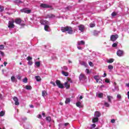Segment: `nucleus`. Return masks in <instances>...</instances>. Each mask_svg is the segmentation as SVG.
Returning a JSON list of instances; mask_svg holds the SVG:
<instances>
[{
  "label": "nucleus",
  "instance_id": "1",
  "mask_svg": "<svg viewBox=\"0 0 129 129\" xmlns=\"http://www.w3.org/2000/svg\"><path fill=\"white\" fill-rule=\"evenodd\" d=\"M61 31L63 33H66V32H68V34H70V35L72 34H74L75 32L73 31V29L71 28V27L67 26L65 27H62L61 28Z\"/></svg>",
  "mask_w": 129,
  "mask_h": 129
},
{
  "label": "nucleus",
  "instance_id": "2",
  "mask_svg": "<svg viewBox=\"0 0 129 129\" xmlns=\"http://www.w3.org/2000/svg\"><path fill=\"white\" fill-rule=\"evenodd\" d=\"M40 23L41 25H44L45 31H46V32H49V31H50V27H49L50 23H49L47 21L42 19L40 20Z\"/></svg>",
  "mask_w": 129,
  "mask_h": 129
},
{
  "label": "nucleus",
  "instance_id": "3",
  "mask_svg": "<svg viewBox=\"0 0 129 129\" xmlns=\"http://www.w3.org/2000/svg\"><path fill=\"white\" fill-rule=\"evenodd\" d=\"M55 83L57 85V86H58V88H64V85L62 84H61V82L60 81V80H57L55 81Z\"/></svg>",
  "mask_w": 129,
  "mask_h": 129
},
{
  "label": "nucleus",
  "instance_id": "4",
  "mask_svg": "<svg viewBox=\"0 0 129 129\" xmlns=\"http://www.w3.org/2000/svg\"><path fill=\"white\" fill-rule=\"evenodd\" d=\"M118 38V35H112L110 37V40L111 41H112V42H114V41H116V39Z\"/></svg>",
  "mask_w": 129,
  "mask_h": 129
},
{
  "label": "nucleus",
  "instance_id": "5",
  "mask_svg": "<svg viewBox=\"0 0 129 129\" xmlns=\"http://www.w3.org/2000/svg\"><path fill=\"white\" fill-rule=\"evenodd\" d=\"M14 23L15 21H14V20L10 21L9 22V28H15V25H14Z\"/></svg>",
  "mask_w": 129,
  "mask_h": 129
},
{
  "label": "nucleus",
  "instance_id": "6",
  "mask_svg": "<svg viewBox=\"0 0 129 129\" xmlns=\"http://www.w3.org/2000/svg\"><path fill=\"white\" fill-rule=\"evenodd\" d=\"M21 12L22 13H25V14H30L31 13V10H28V9L25 8L21 10Z\"/></svg>",
  "mask_w": 129,
  "mask_h": 129
},
{
  "label": "nucleus",
  "instance_id": "7",
  "mask_svg": "<svg viewBox=\"0 0 129 129\" xmlns=\"http://www.w3.org/2000/svg\"><path fill=\"white\" fill-rule=\"evenodd\" d=\"M117 55L119 56V57H121V56H123V51L121 50H118L117 51Z\"/></svg>",
  "mask_w": 129,
  "mask_h": 129
},
{
  "label": "nucleus",
  "instance_id": "8",
  "mask_svg": "<svg viewBox=\"0 0 129 129\" xmlns=\"http://www.w3.org/2000/svg\"><path fill=\"white\" fill-rule=\"evenodd\" d=\"M94 79L96 80L97 83H98V82H99V83H100V82H101V81H102V80H100V79L99 78V76H95L94 77Z\"/></svg>",
  "mask_w": 129,
  "mask_h": 129
},
{
  "label": "nucleus",
  "instance_id": "9",
  "mask_svg": "<svg viewBox=\"0 0 129 129\" xmlns=\"http://www.w3.org/2000/svg\"><path fill=\"white\" fill-rule=\"evenodd\" d=\"M85 79H86V77L85 76V75L83 74H81L79 76V80L81 81L85 80Z\"/></svg>",
  "mask_w": 129,
  "mask_h": 129
},
{
  "label": "nucleus",
  "instance_id": "10",
  "mask_svg": "<svg viewBox=\"0 0 129 129\" xmlns=\"http://www.w3.org/2000/svg\"><path fill=\"white\" fill-rule=\"evenodd\" d=\"M13 100L15 102V105H19V104H20V103L19 102V99L17 97H14Z\"/></svg>",
  "mask_w": 129,
  "mask_h": 129
},
{
  "label": "nucleus",
  "instance_id": "11",
  "mask_svg": "<svg viewBox=\"0 0 129 129\" xmlns=\"http://www.w3.org/2000/svg\"><path fill=\"white\" fill-rule=\"evenodd\" d=\"M84 25H81L79 26V30L81 31V32H84Z\"/></svg>",
  "mask_w": 129,
  "mask_h": 129
},
{
  "label": "nucleus",
  "instance_id": "12",
  "mask_svg": "<svg viewBox=\"0 0 129 129\" xmlns=\"http://www.w3.org/2000/svg\"><path fill=\"white\" fill-rule=\"evenodd\" d=\"M76 106L78 107H79V108H81V107H83V105H82V103L79 101L76 103Z\"/></svg>",
  "mask_w": 129,
  "mask_h": 129
},
{
  "label": "nucleus",
  "instance_id": "13",
  "mask_svg": "<svg viewBox=\"0 0 129 129\" xmlns=\"http://www.w3.org/2000/svg\"><path fill=\"white\" fill-rule=\"evenodd\" d=\"M40 7L41 8H50V6L47 5V4H41L40 5Z\"/></svg>",
  "mask_w": 129,
  "mask_h": 129
},
{
  "label": "nucleus",
  "instance_id": "14",
  "mask_svg": "<svg viewBox=\"0 0 129 129\" xmlns=\"http://www.w3.org/2000/svg\"><path fill=\"white\" fill-rule=\"evenodd\" d=\"M15 22L16 24H18V25H20V24L22 23V20H21L20 19H15Z\"/></svg>",
  "mask_w": 129,
  "mask_h": 129
},
{
  "label": "nucleus",
  "instance_id": "15",
  "mask_svg": "<svg viewBox=\"0 0 129 129\" xmlns=\"http://www.w3.org/2000/svg\"><path fill=\"white\" fill-rule=\"evenodd\" d=\"M85 44V42L83 40H81L80 41L78 42V46H80L81 45H84Z\"/></svg>",
  "mask_w": 129,
  "mask_h": 129
},
{
  "label": "nucleus",
  "instance_id": "16",
  "mask_svg": "<svg viewBox=\"0 0 129 129\" xmlns=\"http://www.w3.org/2000/svg\"><path fill=\"white\" fill-rule=\"evenodd\" d=\"M107 97L108 102H110V103H111V99H113V97L111 96H107Z\"/></svg>",
  "mask_w": 129,
  "mask_h": 129
},
{
  "label": "nucleus",
  "instance_id": "17",
  "mask_svg": "<svg viewBox=\"0 0 129 129\" xmlns=\"http://www.w3.org/2000/svg\"><path fill=\"white\" fill-rule=\"evenodd\" d=\"M94 115L96 116V117H99L101 115L100 112L99 111H96L94 113Z\"/></svg>",
  "mask_w": 129,
  "mask_h": 129
},
{
  "label": "nucleus",
  "instance_id": "18",
  "mask_svg": "<svg viewBox=\"0 0 129 129\" xmlns=\"http://www.w3.org/2000/svg\"><path fill=\"white\" fill-rule=\"evenodd\" d=\"M97 96L99 98H102L103 97V93H98L97 94Z\"/></svg>",
  "mask_w": 129,
  "mask_h": 129
},
{
  "label": "nucleus",
  "instance_id": "19",
  "mask_svg": "<svg viewBox=\"0 0 129 129\" xmlns=\"http://www.w3.org/2000/svg\"><path fill=\"white\" fill-rule=\"evenodd\" d=\"M35 67H40L41 63L40 61H36L35 62Z\"/></svg>",
  "mask_w": 129,
  "mask_h": 129
},
{
  "label": "nucleus",
  "instance_id": "20",
  "mask_svg": "<svg viewBox=\"0 0 129 129\" xmlns=\"http://www.w3.org/2000/svg\"><path fill=\"white\" fill-rule=\"evenodd\" d=\"M64 86L67 89H68V88H69V87H70V84H68V82H66L64 83Z\"/></svg>",
  "mask_w": 129,
  "mask_h": 129
},
{
  "label": "nucleus",
  "instance_id": "21",
  "mask_svg": "<svg viewBox=\"0 0 129 129\" xmlns=\"http://www.w3.org/2000/svg\"><path fill=\"white\" fill-rule=\"evenodd\" d=\"M61 73H62V75H63L64 76L67 77L69 75V74L68 73L65 72L64 71H62Z\"/></svg>",
  "mask_w": 129,
  "mask_h": 129
},
{
  "label": "nucleus",
  "instance_id": "22",
  "mask_svg": "<svg viewBox=\"0 0 129 129\" xmlns=\"http://www.w3.org/2000/svg\"><path fill=\"white\" fill-rule=\"evenodd\" d=\"M35 79H36V81H37V82L41 81V77L40 76H36Z\"/></svg>",
  "mask_w": 129,
  "mask_h": 129
},
{
  "label": "nucleus",
  "instance_id": "23",
  "mask_svg": "<svg viewBox=\"0 0 129 129\" xmlns=\"http://www.w3.org/2000/svg\"><path fill=\"white\" fill-rule=\"evenodd\" d=\"M113 61H114V59L113 58H110L109 59H108L107 60V63H112L113 62Z\"/></svg>",
  "mask_w": 129,
  "mask_h": 129
},
{
  "label": "nucleus",
  "instance_id": "24",
  "mask_svg": "<svg viewBox=\"0 0 129 129\" xmlns=\"http://www.w3.org/2000/svg\"><path fill=\"white\" fill-rule=\"evenodd\" d=\"M92 121H93V122H97V121H98V117H94L92 119Z\"/></svg>",
  "mask_w": 129,
  "mask_h": 129
},
{
  "label": "nucleus",
  "instance_id": "25",
  "mask_svg": "<svg viewBox=\"0 0 129 129\" xmlns=\"http://www.w3.org/2000/svg\"><path fill=\"white\" fill-rule=\"evenodd\" d=\"M42 95L44 97V96H46L47 95V92L46 91H43L42 92Z\"/></svg>",
  "mask_w": 129,
  "mask_h": 129
},
{
  "label": "nucleus",
  "instance_id": "26",
  "mask_svg": "<svg viewBox=\"0 0 129 129\" xmlns=\"http://www.w3.org/2000/svg\"><path fill=\"white\" fill-rule=\"evenodd\" d=\"M26 89L27 90H31V89H32V87L31 86L27 85L26 86Z\"/></svg>",
  "mask_w": 129,
  "mask_h": 129
},
{
  "label": "nucleus",
  "instance_id": "27",
  "mask_svg": "<svg viewBox=\"0 0 129 129\" xmlns=\"http://www.w3.org/2000/svg\"><path fill=\"white\" fill-rule=\"evenodd\" d=\"M11 81L12 82H16V77L15 76L11 77Z\"/></svg>",
  "mask_w": 129,
  "mask_h": 129
},
{
  "label": "nucleus",
  "instance_id": "28",
  "mask_svg": "<svg viewBox=\"0 0 129 129\" xmlns=\"http://www.w3.org/2000/svg\"><path fill=\"white\" fill-rule=\"evenodd\" d=\"M70 101H71L70 98H66L65 103H66V104L70 103Z\"/></svg>",
  "mask_w": 129,
  "mask_h": 129
},
{
  "label": "nucleus",
  "instance_id": "29",
  "mask_svg": "<svg viewBox=\"0 0 129 129\" xmlns=\"http://www.w3.org/2000/svg\"><path fill=\"white\" fill-rule=\"evenodd\" d=\"M81 64V65L85 66V67H87V66H88L87 63L84 61H82Z\"/></svg>",
  "mask_w": 129,
  "mask_h": 129
},
{
  "label": "nucleus",
  "instance_id": "30",
  "mask_svg": "<svg viewBox=\"0 0 129 129\" xmlns=\"http://www.w3.org/2000/svg\"><path fill=\"white\" fill-rule=\"evenodd\" d=\"M54 17L55 16L53 14H49L47 16L46 18H49L50 19H51V18H54Z\"/></svg>",
  "mask_w": 129,
  "mask_h": 129
},
{
  "label": "nucleus",
  "instance_id": "31",
  "mask_svg": "<svg viewBox=\"0 0 129 129\" xmlns=\"http://www.w3.org/2000/svg\"><path fill=\"white\" fill-rule=\"evenodd\" d=\"M46 119L47 121H48V122H50V121H51V117H50V116L46 117Z\"/></svg>",
  "mask_w": 129,
  "mask_h": 129
},
{
  "label": "nucleus",
  "instance_id": "32",
  "mask_svg": "<svg viewBox=\"0 0 129 129\" xmlns=\"http://www.w3.org/2000/svg\"><path fill=\"white\" fill-rule=\"evenodd\" d=\"M108 69L109 70H112L113 69V66H111V65H109L108 66Z\"/></svg>",
  "mask_w": 129,
  "mask_h": 129
},
{
  "label": "nucleus",
  "instance_id": "33",
  "mask_svg": "<svg viewBox=\"0 0 129 129\" xmlns=\"http://www.w3.org/2000/svg\"><path fill=\"white\" fill-rule=\"evenodd\" d=\"M4 115H5V111H2L1 112H0V116H4Z\"/></svg>",
  "mask_w": 129,
  "mask_h": 129
},
{
  "label": "nucleus",
  "instance_id": "34",
  "mask_svg": "<svg viewBox=\"0 0 129 129\" xmlns=\"http://www.w3.org/2000/svg\"><path fill=\"white\" fill-rule=\"evenodd\" d=\"M90 28H94V27H95V24L94 23L90 24Z\"/></svg>",
  "mask_w": 129,
  "mask_h": 129
},
{
  "label": "nucleus",
  "instance_id": "35",
  "mask_svg": "<svg viewBox=\"0 0 129 129\" xmlns=\"http://www.w3.org/2000/svg\"><path fill=\"white\" fill-rule=\"evenodd\" d=\"M116 15H117V13H116V12H113L112 14H111V16L112 17H115V16H116Z\"/></svg>",
  "mask_w": 129,
  "mask_h": 129
},
{
  "label": "nucleus",
  "instance_id": "36",
  "mask_svg": "<svg viewBox=\"0 0 129 129\" xmlns=\"http://www.w3.org/2000/svg\"><path fill=\"white\" fill-rule=\"evenodd\" d=\"M23 81L24 83H27V82H28V79L27 78H25L23 80Z\"/></svg>",
  "mask_w": 129,
  "mask_h": 129
},
{
  "label": "nucleus",
  "instance_id": "37",
  "mask_svg": "<svg viewBox=\"0 0 129 129\" xmlns=\"http://www.w3.org/2000/svg\"><path fill=\"white\" fill-rule=\"evenodd\" d=\"M4 48H5L4 45H0V50H4Z\"/></svg>",
  "mask_w": 129,
  "mask_h": 129
},
{
  "label": "nucleus",
  "instance_id": "38",
  "mask_svg": "<svg viewBox=\"0 0 129 129\" xmlns=\"http://www.w3.org/2000/svg\"><path fill=\"white\" fill-rule=\"evenodd\" d=\"M104 105L105 106H106V107H109V104L108 103L106 102H105L104 103Z\"/></svg>",
  "mask_w": 129,
  "mask_h": 129
},
{
  "label": "nucleus",
  "instance_id": "39",
  "mask_svg": "<svg viewBox=\"0 0 129 129\" xmlns=\"http://www.w3.org/2000/svg\"><path fill=\"white\" fill-rule=\"evenodd\" d=\"M28 65H30V66L32 65L33 61H32L31 60H28Z\"/></svg>",
  "mask_w": 129,
  "mask_h": 129
},
{
  "label": "nucleus",
  "instance_id": "40",
  "mask_svg": "<svg viewBox=\"0 0 129 129\" xmlns=\"http://www.w3.org/2000/svg\"><path fill=\"white\" fill-rule=\"evenodd\" d=\"M32 58L31 56H28L27 58V60L28 61H31L30 60H32Z\"/></svg>",
  "mask_w": 129,
  "mask_h": 129
},
{
  "label": "nucleus",
  "instance_id": "41",
  "mask_svg": "<svg viewBox=\"0 0 129 129\" xmlns=\"http://www.w3.org/2000/svg\"><path fill=\"white\" fill-rule=\"evenodd\" d=\"M112 47H113L114 48H115V47H117V43H114L113 44H112Z\"/></svg>",
  "mask_w": 129,
  "mask_h": 129
},
{
  "label": "nucleus",
  "instance_id": "42",
  "mask_svg": "<svg viewBox=\"0 0 129 129\" xmlns=\"http://www.w3.org/2000/svg\"><path fill=\"white\" fill-rule=\"evenodd\" d=\"M97 35H98V32L96 31H95L94 32V36H97Z\"/></svg>",
  "mask_w": 129,
  "mask_h": 129
},
{
  "label": "nucleus",
  "instance_id": "43",
  "mask_svg": "<svg viewBox=\"0 0 129 129\" xmlns=\"http://www.w3.org/2000/svg\"><path fill=\"white\" fill-rule=\"evenodd\" d=\"M95 126H96V125H95V124H93L91 125V128H94V127H95Z\"/></svg>",
  "mask_w": 129,
  "mask_h": 129
},
{
  "label": "nucleus",
  "instance_id": "44",
  "mask_svg": "<svg viewBox=\"0 0 129 129\" xmlns=\"http://www.w3.org/2000/svg\"><path fill=\"white\" fill-rule=\"evenodd\" d=\"M17 79H19V80H21L22 79V77H21L20 75H18L17 76Z\"/></svg>",
  "mask_w": 129,
  "mask_h": 129
},
{
  "label": "nucleus",
  "instance_id": "45",
  "mask_svg": "<svg viewBox=\"0 0 129 129\" xmlns=\"http://www.w3.org/2000/svg\"><path fill=\"white\" fill-rule=\"evenodd\" d=\"M117 98H118L119 99H121V96L119 94H118L117 95Z\"/></svg>",
  "mask_w": 129,
  "mask_h": 129
},
{
  "label": "nucleus",
  "instance_id": "46",
  "mask_svg": "<svg viewBox=\"0 0 129 129\" xmlns=\"http://www.w3.org/2000/svg\"><path fill=\"white\" fill-rule=\"evenodd\" d=\"M105 82H106V83H109V80L108 79H106L105 80Z\"/></svg>",
  "mask_w": 129,
  "mask_h": 129
},
{
  "label": "nucleus",
  "instance_id": "47",
  "mask_svg": "<svg viewBox=\"0 0 129 129\" xmlns=\"http://www.w3.org/2000/svg\"><path fill=\"white\" fill-rule=\"evenodd\" d=\"M89 64L90 65V66H91L92 67L93 66V63L91 61L89 62Z\"/></svg>",
  "mask_w": 129,
  "mask_h": 129
},
{
  "label": "nucleus",
  "instance_id": "48",
  "mask_svg": "<svg viewBox=\"0 0 129 129\" xmlns=\"http://www.w3.org/2000/svg\"><path fill=\"white\" fill-rule=\"evenodd\" d=\"M63 69H64V70L67 71V70H68V68L67 67H66V66H64L63 67Z\"/></svg>",
  "mask_w": 129,
  "mask_h": 129
},
{
  "label": "nucleus",
  "instance_id": "49",
  "mask_svg": "<svg viewBox=\"0 0 129 129\" xmlns=\"http://www.w3.org/2000/svg\"><path fill=\"white\" fill-rule=\"evenodd\" d=\"M85 72L87 74H89V70H88V69H87L85 71Z\"/></svg>",
  "mask_w": 129,
  "mask_h": 129
},
{
  "label": "nucleus",
  "instance_id": "50",
  "mask_svg": "<svg viewBox=\"0 0 129 129\" xmlns=\"http://www.w3.org/2000/svg\"><path fill=\"white\" fill-rule=\"evenodd\" d=\"M111 122H112V123H114L115 122V120L114 119H111Z\"/></svg>",
  "mask_w": 129,
  "mask_h": 129
},
{
  "label": "nucleus",
  "instance_id": "51",
  "mask_svg": "<svg viewBox=\"0 0 129 129\" xmlns=\"http://www.w3.org/2000/svg\"><path fill=\"white\" fill-rule=\"evenodd\" d=\"M50 84H52L53 85V86H56V84H55V82H51Z\"/></svg>",
  "mask_w": 129,
  "mask_h": 129
},
{
  "label": "nucleus",
  "instance_id": "52",
  "mask_svg": "<svg viewBox=\"0 0 129 129\" xmlns=\"http://www.w3.org/2000/svg\"><path fill=\"white\" fill-rule=\"evenodd\" d=\"M4 10V7L0 6V12H3Z\"/></svg>",
  "mask_w": 129,
  "mask_h": 129
},
{
  "label": "nucleus",
  "instance_id": "53",
  "mask_svg": "<svg viewBox=\"0 0 129 129\" xmlns=\"http://www.w3.org/2000/svg\"><path fill=\"white\" fill-rule=\"evenodd\" d=\"M77 48L79 50H82V48L80 46H79V45H77Z\"/></svg>",
  "mask_w": 129,
  "mask_h": 129
},
{
  "label": "nucleus",
  "instance_id": "54",
  "mask_svg": "<svg viewBox=\"0 0 129 129\" xmlns=\"http://www.w3.org/2000/svg\"><path fill=\"white\" fill-rule=\"evenodd\" d=\"M38 118H42V115L41 114H39L37 116Z\"/></svg>",
  "mask_w": 129,
  "mask_h": 129
},
{
  "label": "nucleus",
  "instance_id": "55",
  "mask_svg": "<svg viewBox=\"0 0 129 129\" xmlns=\"http://www.w3.org/2000/svg\"><path fill=\"white\" fill-rule=\"evenodd\" d=\"M1 54L2 56H5V53H4V52L1 51Z\"/></svg>",
  "mask_w": 129,
  "mask_h": 129
},
{
  "label": "nucleus",
  "instance_id": "56",
  "mask_svg": "<svg viewBox=\"0 0 129 129\" xmlns=\"http://www.w3.org/2000/svg\"><path fill=\"white\" fill-rule=\"evenodd\" d=\"M64 126H67V125H69V123H66L64 124Z\"/></svg>",
  "mask_w": 129,
  "mask_h": 129
},
{
  "label": "nucleus",
  "instance_id": "57",
  "mask_svg": "<svg viewBox=\"0 0 129 129\" xmlns=\"http://www.w3.org/2000/svg\"><path fill=\"white\" fill-rule=\"evenodd\" d=\"M29 106L31 108H34V105H30Z\"/></svg>",
  "mask_w": 129,
  "mask_h": 129
},
{
  "label": "nucleus",
  "instance_id": "58",
  "mask_svg": "<svg viewBox=\"0 0 129 129\" xmlns=\"http://www.w3.org/2000/svg\"><path fill=\"white\" fill-rule=\"evenodd\" d=\"M125 86H126V87H128L129 88V83L125 84Z\"/></svg>",
  "mask_w": 129,
  "mask_h": 129
},
{
  "label": "nucleus",
  "instance_id": "59",
  "mask_svg": "<svg viewBox=\"0 0 129 129\" xmlns=\"http://www.w3.org/2000/svg\"><path fill=\"white\" fill-rule=\"evenodd\" d=\"M127 95L128 99H129V91L127 92Z\"/></svg>",
  "mask_w": 129,
  "mask_h": 129
},
{
  "label": "nucleus",
  "instance_id": "60",
  "mask_svg": "<svg viewBox=\"0 0 129 129\" xmlns=\"http://www.w3.org/2000/svg\"><path fill=\"white\" fill-rule=\"evenodd\" d=\"M4 66H7V64H8V62L5 61L4 63Z\"/></svg>",
  "mask_w": 129,
  "mask_h": 129
},
{
  "label": "nucleus",
  "instance_id": "61",
  "mask_svg": "<svg viewBox=\"0 0 129 129\" xmlns=\"http://www.w3.org/2000/svg\"><path fill=\"white\" fill-rule=\"evenodd\" d=\"M103 77H106V73H104V76Z\"/></svg>",
  "mask_w": 129,
  "mask_h": 129
},
{
  "label": "nucleus",
  "instance_id": "62",
  "mask_svg": "<svg viewBox=\"0 0 129 129\" xmlns=\"http://www.w3.org/2000/svg\"><path fill=\"white\" fill-rule=\"evenodd\" d=\"M16 3H22V2H21V1H20V0H17V1H16Z\"/></svg>",
  "mask_w": 129,
  "mask_h": 129
},
{
  "label": "nucleus",
  "instance_id": "63",
  "mask_svg": "<svg viewBox=\"0 0 129 129\" xmlns=\"http://www.w3.org/2000/svg\"><path fill=\"white\" fill-rule=\"evenodd\" d=\"M82 98H83V97H82V96H81L80 97V99H82Z\"/></svg>",
  "mask_w": 129,
  "mask_h": 129
},
{
  "label": "nucleus",
  "instance_id": "64",
  "mask_svg": "<svg viewBox=\"0 0 129 129\" xmlns=\"http://www.w3.org/2000/svg\"><path fill=\"white\" fill-rule=\"evenodd\" d=\"M42 115L44 116V117H45V113H42Z\"/></svg>",
  "mask_w": 129,
  "mask_h": 129
}]
</instances>
